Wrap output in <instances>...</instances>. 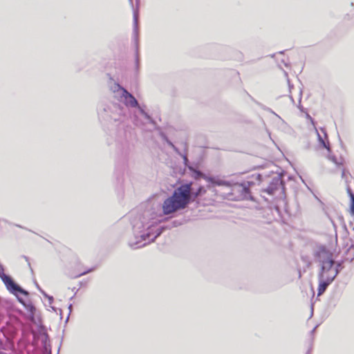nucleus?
<instances>
[{"mask_svg": "<svg viewBox=\"0 0 354 354\" xmlns=\"http://www.w3.org/2000/svg\"><path fill=\"white\" fill-rule=\"evenodd\" d=\"M161 219L154 212L147 211L139 220L133 223L134 241H129V245L137 249L153 242L162 232V227L159 226Z\"/></svg>", "mask_w": 354, "mask_h": 354, "instance_id": "nucleus-1", "label": "nucleus"}, {"mask_svg": "<svg viewBox=\"0 0 354 354\" xmlns=\"http://www.w3.org/2000/svg\"><path fill=\"white\" fill-rule=\"evenodd\" d=\"M192 185V183H185L175 189L172 195L165 199L162 204L164 214L168 215L185 209L191 201H194L207 192L203 186H200L196 191H194Z\"/></svg>", "mask_w": 354, "mask_h": 354, "instance_id": "nucleus-2", "label": "nucleus"}, {"mask_svg": "<svg viewBox=\"0 0 354 354\" xmlns=\"http://www.w3.org/2000/svg\"><path fill=\"white\" fill-rule=\"evenodd\" d=\"M333 254L325 247H319L315 253V261L319 267L318 276L335 279L339 270L334 267Z\"/></svg>", "mask_w": 354, "mask_h": 354, "instance_id": "nucleus-3", "label": "nucleus"}, {"mask_svg": "<svg viewBox=\"0 0 354 354\" xmlns=\"http://www.w3.org/2000/svg\"><path fill=\"white\" fill-rule=\"evenodd\" d=\"M128 108L124 105L118 103H111L102 109H99V118L106 122L111 123H122L127 118Z\"/></svg>", "mask_w": 354, "mask_h": 354, "instance_id": "nucleus-4", "label": "nucleus"}, {"mask_svg": "<svg viewBox=\"0 0 354 354\" xmlns=\"http://www.w3.org/2000/svg\"><path fill=\"white\" fill-rule=\"evenodd\" d=\"M0 278L5 284L8 290L12 294L17 296V293L22 294L24 295H28V292L23 289L21 286L17 284L11 277L4 273V268L3 265L0 263Z\"/></svg>", "mask_w": 354, "mask_h": 354, "instance_id": "nucleus-5", "label": "nucleus"}, {"mask_svg": "<svg viewBox=\"0 0 354 354\" xmlns=\"http://www.w3.org/2000/svg\"><path fill=\"white\" fill-rule=\"evenodd\" d=\"M254 185L252 181H244L239 183H236L234 184L231 183V189L234 194H239L238 197L241 199H249L251 198L250 187Z\"/></svg>", "mask_w": 354, "mask_h": 354, "instance_id": "nucleus-6", "label": "nucleus"}, {"mask_svg": "<svg viewBox=\"0 0 354 354\" xmlns=\"http://www.w3.org/2000/svg\"><path fill=\"white\" fill-rule=\"evenodd\" d=\"M283 189V184L280 175H277L272 178L269 185L263 189V192L268 193L269 195H273L275 192L279 189Z\"/></svg>", "mask_w": 354, "mask_h": 354, "instance_id": "nucleus-7", "label": "nucleus"}, {"mask_svg": "<svg viewBox=\"0 0 354 354\" xmlns=\"http://www.w3.org/2000/svg\"><path fill=\"white\" fill-rule=\"evenodd\" d=\"M120 98L123 100L124 106L125 107H132L136 108V106H138V100L135 98L134 96H133L130 93H129L127 90L126 92L124 93L121 96Z\"/></svg>", "mask_w": 354, "mask_h": 354, "instance_id": "nucleus-8", "label": "nucleus"}, {"mask_svg": "<svg viewBox=\"0 0 354 354\" xmlns=\"http://www.w3.org/2000/svg\"><path fill=\"white\" fill-rule=\"evenodd\" d=\"M319 286L317 295H322L327 289L328 286L334 281L333 279L318 276Z\"/></svg>", "mask_w": 354, "mask_h": 354, "instance_id": "nucleus-9", "label": "nucleus"}, {"mask_svg": "<svg viewBox=\"0 0 354 354\" xmlns=\"http://www.w3.org/2000/svg\"><path fill=\"white\" fill-rule=\"evenodd\" d=\"M18 301L22 304L28 312V317L30 320L33 321L35 317V313L36 311L35 307L31 304H26L23 299L20 298L18 295L17 296Z\"/></svg>", "mask_w": 354, "mask_h": 354, "instance_id": "nucleus-10", "label": "nucleus"}, {"mask_svg": "<svg viewBox=\"0 0 354 354\" xmlns=\"http://www.w3.org/2000/svg\"><path fill=\"white\" fill-rule=\"evenodd\" d=\"M111 90L115 93V96L118 97H120V96L126 92V89L122 87L119 84L114 83L113 85L111 86Z\"/></svg>", "mask_w": 354, "mask_h": 354, "instance_id": "nucleus-11", "label": "nucleus"}, {"mask_svg": "<svg viewBox=\"0 0 354 354\" xmlns=\"http://www.w3.org/2000/svg\"><path fill=\"white\" fill-rule=\"evenodd\" d=\"M188 169L192 172V177L194 179L198 180L201 178H203L204 174L201 171L195 169L193 167H188Z\"/></svg>", "mask_w": 354, "mask_h": 354, "instance_id": "nucleus-12", "label": "nucleus"}, {"mask_svg": "<svg viewBox=\"0 0 354 354\" xmlns=\"http://www.w3.org/2000/svg\"><path fill=\"white\" fill-rule=\"evenodd\" d=\"M214 185H218V186H225V187H230L231 183L230 181L221 180L219 178H214V180L213 182Z\"/></svg>", "mask_w": 354, "mask_h": 354, "instance_id": "nucleus-13", "label": "nucleus"}, {"mask_svg": "<svg viewBox=\"0 0 354 354\" xmlns=\"http://www.w3.org/2000/svg\"><path fill=\"white\" fill-rule=\"evenodd\" d=\"M317 136H318V140H319L320 144L324 148H326L328 151H330V148L329 142H326L319 133H317Z\"/></svg>", "mask_w": 354, "mask_h": 354, "instance_id": "nucleus-14", "label": "nucleus"}, {"mask_svg": "<svg viewBox=\"0 0 354 354\" xmlns=\"http://www.w3.org/2000/svg\"><path fill=\"white\" fill-rule=\"evenodd\" d=\"M181 157L183 158V162H184V165L186 166V167H191L190 165H188L189 163V160H188V158H187V154L185 153H183L181 155Z\"/></svg>", "mask_w": 354, "mask_h": 354, "instance_id": "nucleus-15", "label": "nucleus"}, {"mask_svg": "<svg viewBox=\"0 0 354 354\" xmlns=\"http://www.w3.org/2000/svg\"><path fill=\"white\" fill-rule=\"evenodd\" d=\"M203 178L212 184H213V182L214 180V177L207 176L205 174H204Z\"/></svg>", "mask_w": 354, "mask_h": 354, "instance_id": "nucleus-16", "label": "nucleus"}, {"mask_svg": "<svg viewBox=\"0 0 354 354\" xmlns=\"http://www.w3.org/2000/svg\"><path fill=\"white\" fill-rule=\"evenodd\" d=\"M93 270H94L93 268H91V269H89V270H88L84 271V272H81V273L78 274L77 275L75 276V277L76 278V277H81V276L85 275V274H86L87 273L92 272Z\"/></svg>", "mask_w": 354, "mask_h": 354, "instance_id": "nucleus-17", "label": "nucleus"}, {"mask_svg": "<svg viewBox=\"0 0 354 354\" xmlns=\"http://www.w3.org/2000/svg\"><path fill=\"white\" fill-rule=\"evenodd\" d=\"M38 289L46 297L48 298V300H49V302L50 303H52V301H53V297H51V296H48L42 290L40 289V288L39 287L38 285H37Z\"/></svg>", "mask_w": 354, "mask_h": 354, "instance_id": "nucleus-18", "label": "nucleus"}, {"mask_svg": "<svg viewBox=\"0 0 354 354\" xmlns=\"http://www.w3.org/2000/svg\"><path fill=\"white\" fill-rule=\"evenodd\" d=\"M133 19H134L135 31L136 32L137 28H138V15L136 13H134Z\"/></svg>", "mask_w": 354, "mask_h": 354, "instance_id": "nucleus-19", "label": "nucleus"}, {"mask_svg": "<svg viewBox=\"0 0 354 354\" xmlns=\"http://www.w3.org/2000/svg\"><path fill=\"white\" fill-rule=\"evenodd\" d=\"M347 192L351 198V201L354 200V194L352 192V190L350 187L347 188Z\"/></svg>", "mask_w": 354, "mask_h": 354, "instance_id": "nucleus-20", "label": "nucleus"}, {"mask_svg": "<svg viewBox=\"0 0 354 354\" xmlns=\"http://www.w3.org/2000/svg\"><path fill=\"white\" fill-rule=\"evenodd\" d=\"M328 158L330 161H332L333 162H334V163H335V164H337V158H336V157H335V156H333V155H329V156H328Z\"/></svg>", "mask_w": 354, "mask_h": 354, "instance_id": "nucleus-21", "label": "nucleus"}, {"mask_svg": "<svg viewBox=\"0 0 354 354\" xmlns=\"http://www.w3.org/2000/svg\"><path fill=\"white\" fill-rule=\"evenodd\" d=\"M182 224V223L179 221L175 220L172 221V225L171 227H177Z\"/></svg>", "mask_w": 354, "mask_h": 354, "instance_id": "nucleus-22", "label": "nucleus"}, {"mask_svg": "<svg viewBox=\"0 0 354 354\" xmlns=\"http://www.w3.org/2000/svg\"><path fill=\"white\" fill-rule=\"evenodd\" d=\"M142 115L144 116V118H145L146 120H147L148 121H149V122H152V121H153L152 118H151V116H150V115H149L147 112H145V113H144V115Z\"/></svg>", "mask_w": 354, "mask_h": 354, "instance_id": "nucleus-23", "label": "nucleus"}, {"mask_svg": "<svg viewBox=\"0 0 354 354\" xmlns=\"http://www.w3.org/2000/svg\"><path fill=\"white\" fill-rule=\"evenodd\" d=\"M266 110H268V111H270V113H273L274 115H276V117L279 120H281L282 122H283V120L281 118V117L277 115L276 113H274L273 111H272L270 109L268 108Z\"/></svg>", "mask_w": 354, "mask_h": 354, "instance_id": "nucleus-24", "label": "nucleus"}, {"mask_svg": "<svg viewBox=\"0 0 354 354\" xmlns=\"http://www.w3.org/2000/svg\"><path fill=\"white\" fill-rule=\"evenodd\" d=\"M351 213L354 215V200L351 201Z\"/></svg>", "mask_w": 354, "mask_h": 354, "instance_id": "nucleus-25", "label": "nucleus"}, {"mask_svg": "<svg viewBox=\"0 0 354 354\" xmlns=\"http://www.w3.org/2000/svg\"><path fill=\"white\" fill-rule=\"evenodd\" d=\"M172 149H174V151L177 154H178L180 156H181V155L183 154V153H181V152L180 151V150H179V149L176 147V146H174Z\"/></svg>", "mask_w": 354, "mask_h": 354, "instance_id": "nucleus-26", "label": "nucleus"}, {"mask_svg": "<svg viewBox=\"0 0 354 354\" xmlns=\"http://www.w3.org/2000/svg\"><path fill=\"white\" fill-rule=\"evenodd\" d=\"M334 267L336 268H338L339 270V271L342 269L341 263H336L335 261V263H334Z\"/></svg>", "mask_w": 354, "mask_h": 354, "instance_id": "nucleus-27", "label": "nucleus"}, {"mask_svg": "<svg viewBox=\"0 0 354 354\" xmlns=\"http://www.w3.org/2000/svg\"><path fill=\"white\" fill-rule=\"evenodd\" d=\"M136 107L139 109V111L140 112V113L142 115H144V113H145V111L142 107H140L139 105H138V106H136Z\"/></svg>", "mask_w": 354, "mask_h": 354, "instance_id": "nucleus-28", "label": "nucleus"}, {"mask_svg": "<svg viewBox=\"0 0 354 354\" xmlns=\"http://www.w3.org/2000/svg\"><path fill=\"white\" fill-rule=\"evenodd\" d=\"M167 141V143L171 147L173 148L175 145L170 141L168 139L166 140Z\"/></svg>", "mask_w": 354, "mask_h": 354, "instance_id": "nucleus-29", "label": "nucleus"}, {"mask_svg": "<svg viewBox=\"0 0 354 354\" xmlns=\"http://www.w3.org/2000/svg\"><path fill=\"white\" fill-rule=\"evenodd\" d=\"M256 179L259 181H261V175L257 174L256 176Z\"/></svg>", "mask_w": 354, "mask_h": 354, "instance_id": "nucleus-30", "label": "nucleus"}, {"mask_svg": "<svg viewBox=\"0 0 354 354\" xmlns=\"http://www.w3.org/2000/svg\"><path fill=\"white\" fill-rule=\"evenodd\" d=\"M288 82L290 92H291V88H292V86L290 85L289 80H288Z\"/></svg>", "mask_w": 354, "mask_h": 354, "instance_id": "nucleus-31", "label": "nucleus"}, {"mask_svg": "<svg viewBox=\"0 0 354 354\" xmlns=\"http://www.w3.org/2000/svg\"><path fill=\"white\" fill-rule=\"evenodd\" d=\"M68 309H69V311H70V313H71V310H72V304H70V305L68 306Z\"/></svg>", "mask_w": 354, "mask_h": 354, "instance_id": "nucleus-32", "label": "nucleus"}, {"mask_svg": "<svg viewBox=\"0 0 354 354\" xmlns=\"http://www.w3.org/2000/svg\"><path fill=\"white\" fill-rule=\"evenodd\" d=\"M321 130L324 133L325 137H327L326 131L323 129H322Z\"/></svg>", "mask_w": 354, "mask_h": 354, "instance_id": "nucleus-33", "label": "nucleus"}, {"mask_svg": "<svg viewBox=\"0 0 354 354\" xmlns=\"http://www.w3.org/2000/svg\"><path fill=\"white\" fill-rule=\"evenodd\" d=\"M317 327V326H315V328L311 330V333H313L315 331V330H316Z\"/></svg>", "mask_w": 354, "mask_h": 354, "instance_id": "nucleus-34", "label": "nucleus"}, {"mask_svg": "<svg viewBox=\"0 0 354 354\" xmlns=\"http://www.w3.org/2000/svg\"><path fill=\"white\" fill-rule=\"evenodd\" d=\"M290 99L292 100V102H294V100H293L292 97V96H290Z\"/></svg>", "mask_w": 354, "mask_h": 354, "instance_id": "nucleus-35", "label": "nucleus"}, {"mask_svg": "<svg viewBox=\"0 0 354 354\" xmlns=\"http://www.w3.org/2000/svg\"><path fill=\"white\" fill-rule=\"evenodd\" d=\"M24 258L26 259V260L27 261H28V257H24Z\"/></svg>", "mask_w": 354, "mask_h": 354, "instance_id": "nucleus-36", "label": "nucleus"}, {"mask_svg": "<svg viewBox=\"0 0 354 354\" xmlns=\"http://www.w3.org/2000/svg\"><path fill=\"white\" fill-rule=\"evenodd\" d=\"M129 2L132 4L133 3V1L132 0H129Z\"/></svg>", "mask_w": 354, "mask_h": 354, "instance_id": "nucleus-37", "label": "nucleus"}, {"mask_svg": "<svg viewBox=\"0 0 354 354\" xmlns=\"http://www.w3.org/2000/svg\"><path fill=\"white\" fill-rule=\"evenodd\" d=\"M129 2L132 4L133 3V1L132 0H129Z\"/></svg>", "mask_w": 354, "mask_h": 354, "instance_id": "nucleus-38", "label": "nucleus"}]
</instances>
